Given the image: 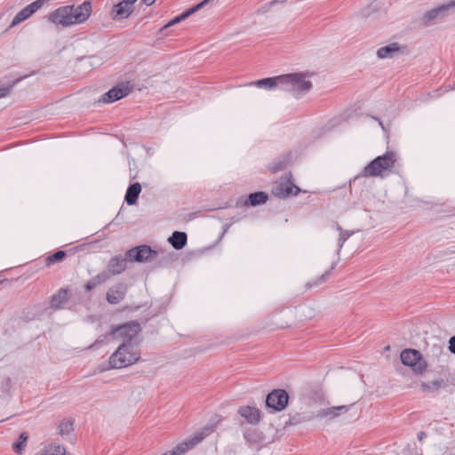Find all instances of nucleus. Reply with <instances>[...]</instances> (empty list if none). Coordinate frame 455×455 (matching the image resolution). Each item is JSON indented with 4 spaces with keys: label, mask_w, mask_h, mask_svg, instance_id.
I'll use <instances>...</instances> for the list:
<instances>
[{
    "label": "nucleus",
    "mask_w": 455,
    "mask_h": 455,
    "mask_svg": "<svg viewBox=\"0 0 455 455\" xmlns=\"http://www.w3.org/2000/svg\"><path fill=\"white\" fill-rule=\"evenodd\" d=\"M92 12V4L89 1L75 7L64 5L55 9L47 16L49 21L56 27L68 28L75 24H81L88 20Z\"/></svg>",
    "instance_id": "obj_1"
},
{
    "label": "nucleus",
    "mask_w": 455,
    "mask_h": 455,
    "mask_svg": "<svg viewBox=\"0 0 455 455\" xmlns=\"http://www.w3.org/2000/svg\"><path fill=\"white\" fill-rule=\"evenodd\" d=\"M307 73H290L282 75V91L291 93L295 98H301L312 88Z\"/></svg>",
    "instance_id": "obj_2"
},
{
    "label": "nucleus",
    "mask_w": 455,
    "mask_h": 455,
    "mask_svg": "<svg viewBox=\"0 0 455 455\" xmlns=\"http://www.w3.org/2000/svg\"><path fill=\"white\" fill-rule=\"evenodd\" d=\"M396 160V154L393 151H387L368 164L355 179L359 177L382 176L384 172L390 171L395 167Z\"/></svg>",
    "instance_id": "obj_3"
},
{
    "label": "nucleus",
    "mask_w": 455,
    "mask_h": 455,
    "mask_svg": "<svg viewBox=\"0 0 455 455\" xmlns=\"http://www.w3.org/2000/svg\"><path fill=\"white\" fill-rule=\"evenodd\" d=\"M140 358L135 344L122 343L109 357V367L121 369L136 363Z\"/></svg>",
    "instance_id": "obj_4"
},
{
    "label": "nucleus",
    "mask_w": 455,
    "mask_h": 455,
    "mask_svg": "<svg viewBox=\"0 0 455 455\" xmlns=\"http://www.w3.org/2000/svg\"><path fill=\"white\" fill-rule=\"evenodd\" d=\"M455 0H450L448 3L440 4L427 11L422 18V23L425 26H432L442 22L446 17L454 12Z\"/></svg>",
    "instance_id": "obj_5"
},
{
    "label": "nucleus",
    "mask_w": 455,
    "mask_h": 455,
    "mask_svg": "<svg viewBox=\"0 0 455 455\" xmlns=\"http://www.w3.org/2000/svg\"><path fill=\"white\" fill-rule=\"evenodd\" d=\"M401 361L405 366H409L417 374L423 373L427 367V362L422 358L419 351L412 348H406L401 352Z\"/></svg>",
    "instance_id": "obj_6"
},
{
    "label": "nucleus",
    "mask_w": 455,
    "mask_h": 455,
    "mask_svg": "<svg viewBox=\"0 0 455 455\" xmlns=\"http://www.w3.org/2000/svg\"><path fill=\"white\" fill-rule=\"evenodd\" d=\"M140 331V325L136 321L126 323L123 325L113 328L110 335L113 338H123V343L134 344L133 339Z\"/></svg>",
    "instance_id": "obj_7"
},
{
    "label": "nucleus",
    "mask_w": 455,
    "mask_h": 455,
    "mask_svg": "<svg viewBox=\"0 0 455 455\" xmlns=\"http://www.w3.org/2000/svg\"><path fill=\"white\" fill-rule=\"evenodd\" d=\"M211 428L205 427L203 431L196 433L186 441L178 443L172 450L168 451L162 455H181L193 449L196 444L203 441L211 432Z\"/></svg>",
    "instance_id": "obj_8"
},
{
    "label": "nucleus",
    "mask_w": 455,
    "mask_h": 455,
    "mask_svg": "<svg viewBox=\"0 0 455 455\" xmlns=\"http://www.w3.org/2000/svg\"><path fill=\"white\" fill-rule=\"evenodd\" d=\"M289 401L288 393L284 389H274L266 397V405L274 412L283 411Z\"/></svg>",
    "instance_id": "obj_9"
},
{
    "label": "nucleus",
    "mask_w": 455,
    "mask_h": 455,
    "mask_svg": "<svg viewBox=\"0 0 455 455\" xmlns=\"http://www.w3.org/2000/svg\"><path fill=\"white\" fill-rule=\"evenodd\" d=\"M131 262L146 263L153 261L157 257V251L148 245H140L126 251Z\"/></svg>",
    "instance_id": "obj_10"
},
{
    "label": "nucleus",
    "mask_w": 455,
    "mask_h": 455,
    "mask_svg": "<svg viewBox=\"0 0 455 455\" xmlns=\"http://www.w3.org/2000/svg\"><path fill=\"white\" fill-rule=\"evenodd\" d=\"M300 188L291 181V173H287L281 178L273 188V194L279 198H285L291 195H298Z\"/></svg>",
    "instance_id": "obj_11"
},
{
    "label": "nucleus",
    "mask_w": 455,
    "mask_h": 455,
    "mask_svg": "<svg viewBox=\"0 0 455 455\" xmlns=\"http://www.w3.org/2000/svg\"><path fill=\"white\" fill-rule=\"evenodd\" d=\"M132 92V86L129 83H121L110 89L101 96L100 101L103 103H112L126 97Z\"/></svg>",
    "instance_id": "obj_12"
},
{
    "label": "nucleus",
    "mask_w": 455,
    "mask_h": 455,
    "mask_svg": "<svg viewBox=\"0 0 455 455\" xmlns=\"http://www.w3.org/2000/svg\"><path fill=\"white\" fill-rule=\"evenodd\" d=\"M50 0H36L35 2L28 4L22 8L13 18L11 27H15L25 20L32 16L37 10H39L44 3Z\"/></svg>",
    "instance_id": "obj_13"
},
{
    "label": "nucleus",
    "mask_w": 455,
    "mask_h": 455,
    "mask_svg": "<svg viewBox=\"0 0 455 455\" xmlns=\"http://www.w3.org/2000/svg\"><path fill=\"white\" fill-rule=\"evenodd\" d=\"M128 260L129 259L126 254L124 256L116 255L110 259L106 269L102 272L106 273L109 279L111 276L119 275L124 272L126 268Z\"/></svg>",
    "instance_id": "obj_14"
},
{
    "label": "nucleus",
    "mask_w": 455,
    "mask_h": 455,
    "mask_svg": "<svg viewBox=\"0 0 455 455\" xmlns=\"http://www.w3.org/2000/svg\"><path fill=\"white\" fill-rule=\"evenodd\" d=\"M126 292L127 286L124 283H119L108 290L106 298L109 304H118L124 299Z\"/></svg>",
    "instance_id": "obj_15"
},
{
    "label": "nucleus",
    "mask_w": 455,
    "mask_h": 455,
    "mask_svg": "<svg viewBox=\"0 0 455 455\" xmlns=\"http://www.w3.org/2000/svg\"><path fill=\"white\" fill-rule=\"evenodd\" d=\"M347 411H348V407L345 406V405L337 406V407H331V408H327V409H322V410H319L318 411H316V413L314 414L313 416L309 417L307 419V420H310V419H312L314 418H316V419H325V418L333 419V418L339 416L340 413L346 412Z\"/></svg>",
    "instance_id": "obj_16"
},
{
    "label": "nucleus",
    "mask_w": 455,
    "mask_h": 455,
    "mask_svg": "<svg viewBox=\"0 0 455 455\" xmlns=\"http://www.w3.org/2000/svg\"><path fill=\"white\" fill-rule=\"evenodd\" d=\"M282 75L276 76L274 77H267L263 79H259L258 81L252 82L250 84L255 85L259 88H263L265 90H275L279 89L282 90Z\"/></svg>",
    "instance_id": "obj_17"
},
{
    "label": "nucleus",
    "mask_w": 455,
    "mask_h": 455,
    "mask_svg": "<svg viewBox=\"0 0 455 455\" xmlns=\"http://www.w3.org/2000/svg\"><path fill=\"white\" fill-rule=\"evenodd\" d=\"M238 412L249 424L256 425L260 420V411L256 407L242 406Z\"/></svg>",
    "instance_id": "obj_18"
},
{
    "label": "nucleus",
    "mask_w": 455,
    "mask_h": 455,
    "mask_svg": "<svg viewBox=\"0 0 455 455\" xmlns=\"http://www.w3.org/2000/svg\"><path fill=\"white\" fill-rule=\"evenodd\" d=\"M401 52L400 46L397 43H392L388 45L380 47L377 51V56L379 59H391L395 54H398Z\"/></svg>",
    "instance_id": "obj_19"
},
{
    "label": "nucleus",
    "mask_w": 455,
    "mask_h": 455,
    "mask_svg": "<svg viewBox=\"0 0 455 455\" xmlns=\"http://www.w3.org/2000/svg\"><path fill=\"white\" fill-rule=\"evenodd\" d=\"M188 241V236L185 232L174 231L172 235L168 238V242L175 250L183 249Z\"/></svg>",
    "instance_id": "obj_20"
},
{
    "label": "nucleus",
    "mask_w": 455,
    "mask_h": 455,
    "mask_svg": "<svg viewBox=\"0 0 455 455\" xmlns=\"http://www.w3.org/2000/svg\"><path fill=\"white\" fill-rule=\"evenodd\" d=\"M267 199L268 196L267 193L262 191L255 192L249 195L248 199L243 203V205H250L255 207L258 205L264 204L267 201Z\"/></svg>",
    "instance_id": "obj_21"
},
{
    "label": "nucleus",
    "mask_w": 455,
    "mask_h": 455,
    "mask_svg": "<svg viewBox=\"0 0 455 455\" xmlns=\"http://www.w3.org/2000/svg\"><path fill=\"white\" fill-rule=\"evenodd\" d=\"M68 291L67 289H60L59 291L52 297L51 307L53 309H60L64 304L68 301Z\"/></svg>",
    "instance_id": "obj_22"
},
{
    "label": "nucleus",
    "mask_w": 455,
    "mask_h": 455,
    "mask_svg": "<svg viewBox=\"0 0 455 455\" xmlns=\"http://www.w3.org/2000/svg\"><path fill=\"white\" fill-rule=\"evenodd\" d=\"M133 11V6L123 4L121 1L113 6L112 13L115 19L123 20L128 18Z\"/></svg>",
    "instance_id": "obj_23"
},
{
    "label": "nucleus",
    "mask_w": 455,
    "mask_h": 455,
    "mask_svg": "<svg viewBox=\"0 0 455 455\" xmlns=\"http://www.w3.org/2000/svg\"><path fill=\"white\" fill-rule=\"evenodd\" d=\"M140 191L141 186L139 182H135L128 187L124 197L128 205H132L136 203Z\"/></svg>",
    "instance_id": "obj_24"
},
{
    "label": "nucleus",
    "mask_w": 455,
    "mask_h": 455,
    "mask_svg": "<svg viewBox=\"0 0 455 455\" xmlns=\"http://www.w3.org/2000/svg\"><path fill=\"white\" fill-rule=\"evenodd\" d=\"M108 280V276L106 273H100L92 279H90L84 285V289L86 291H90L94 289L96 286L105 283Z\"/></svg>",
    "instance_id": "obj_25"
},
{
    "label": "nucleus",
    "mask_w": 455,
    "mask_h": 455,
    "mask_svg": "<svg viewBox=\"0 0 455 455\" xmlns=\"http://www.w3.org/2000/svg\"><path fill=\"white\" fill-rule=\"evenodd\" d=\"M59 428L61 436L63 438H67L73 431V421L69 419H64L60 423Z\"/></svg>",
    "instance_id": "obj_26"
},
{
    "label": "nucleus",
    "mask_w": 455,
    "mask_h": 455,
    "mask_svg": "<svg viewBox=\"0 0 455 455\" xmlns=\"http://www.w3.org/2000/svg\"><path fill=\"white\" fill-rule=\"evenodd\" d=\"M28 438L26 432L20 435L19 440L12 444V450L15 453L20 454L25 447V443Z\"/></svg>",
    "instance_id": "obj_27"
},
{
    "label": "nucleus",
    "mask_w": 455,
    "mask_h": 455,
    "mask_svg": "<svg viewBox=\"0 0 455 455\" xmlns=\"http://www.w3.org/2000/svg\"><path fill=\"white\" fill-rule=\"evenodd\" d=\"M337 229L339 231V238L338 243V252H339V251L343 247L344 243L351 236L353 232L342 230V228L339 225H337Z\"/></svg>",
    "instance_id": "obj_28"
},
{
    "label": "nucleus",
    "mask_w": 455,
    "mask_h": 455,
    "mask_svg": "<svg viewBox=\"0 0 455 455\" xmlns=\"http://www.w3.org/2000/svg\"><path fill=\"white\" fill-rule=\"evenodd\" d=\"M66 257V252L64 251H58L52 255H50L46 259V264L48 266L54 264L55 262L61 261Z\"/></svg>",
    "instance_id": "obj_29"
},
{
    "label": "nucleus",
    "mask_w": 455,
    "mask_h": 455,
    "mask_svg": "<svg viewBox=\"0 0 455 455\" xmlns=\"http://www.w3.org/2000/svg\"><path fill=\"white\" fill-rule=\"evenodd\" d=\"M440 387H441L440 380H435L432 382L421 384V387L424 391L437 390Z\"/></svg>",
    "instance_id": "obj_30"
},
{
    "label": "nucleus",
    "mask_w": 455,
    "mask_h": 455,
    "mask_svg": "<svg viewBox=\"0 0 455 455\" xmlns=\"http://www.w3.org/2000/svg\"><path fill=\"white\" fill-rule=\"evenodd\" d=\"M452 254H455V245H451L438 251L437 258L443 259Z\"/></svg>",
    "instance_id": "obj_31"
},
{
    "label": "nucleus",
    "mask_w": 455,
    "mask_h": 455,
    "mask_svg": "<svg viewBox=\"0 0 455 455\" xmlns=\"http://www.w3.org/2000/svg\"><path fill=\"white\" fill-rule=\"evenodd\" d=\"M210 0H204L201 3H199L198 4L193 6L192 8H189L185 12L187 13L188 16H190L191 14H193L196 12H197L198 10H200L203 6H204Z\"/></svg>",
    "instance_id": "obj_32"
},
{
    "label": "nucleus",
    "mask_w": 455,
    "mask_h": 455,
    "mask_svg": "<svg viewBox=\"0 0 455 455\" xmlns=\"http://www.w3.org/2000/svg\"><path fill=\"white\" fill-rule=\"evenodd\" d=\"M188 16L187 15V13L184 12L183 13H181L180 15L177 16L176 18H174L173 20H172L171 21H169L163 28H166L170 26H172L174 24H177L178 22L185 20L186 18H188Z\"/></svg>",
    "instance_id": "obj_33"
},
{
    "label": "nucleus",
    "mask_w": 455,
    "mask_h": 455,
    "mask_svg": "<svg viewBox=\"0 0 455 455\" xmlns=\"http://www.w3.org/2000/svg\"><path fill=\"white\" fill-rule=\"evenodd\" d=\"M285 164H286L285 161L279 160L277 162H275L273 164V165L270 167V169L273 172H277L279 171L283 170L285 167Z\"/></svg>",
    "instance_id": "obj_34"
},
{
    "label": "nucleus",
    "mask_w": 455,
    "mask_h": 455,
    "mask_svg": "<svg viewBox=\"0 0 455 455\" xmlns=\"http://www.w3.org/2000/svg\"><path fill=\"white\" fill-rule=\"evenodd\" d=\"M12 88V85L1 86L0 87V99L6 97L9 95Z\"/></svg>",
    "instance_id": "obj_35"
},
{
    "label": "nucleus",
    "mask_w": 455,
    "mask_h": 455,
    "mask_svg": "<svg viewBox=\"0 0 455 455\" xmlns=\"http://www.w3.org/2000/svg\"><path fill=\"white\" fill-rule=\"evenodd\" d=\"M449 351L455 355V335L449 339Z\"/></svg>",
    "instance_id": "obj_36"
},
{
    "label": "nucleus",
    "mask_w": 455,
    "mask_h": 455,
    "mask_svg": "<svg viewBox=\"0 0 455 455\" xmlns=\"http://www.w3.org/2000/svg\"><path fill=\"white\" fill-rule=\"evenodd\" d=\"M334 267H335V264H332V266L331 267V268H330L328 271H326L323 275H322V276L320 277V280H321V281H323V280L326 278V276L330 274V272H331Z\"/></svg>",
    "instance_id": "obj_37"
},
{
    "label": "nucleus",
    "mask_w": 455,
    "mask_h": 455,
    "mask_svg": "<svg viewBox=\"0 0 455 455\" xmlns=\"http://www.w3.org/2000/svg\"><path fill=\"white\" fill-rule=\"evenodd\" d=\"M137 0H122L123 2V4H127L129 6H133V4L136 2Z\"/></svg>",
    "instance_id": "obj_38"
},
{
    "label": "nucleus",
    "mask_w": 455,
    "mask_h": 455,
    "mask_svg": "<svg viewBox=\"0 0 455 455\" xmlns=\"http://www.w3.org/2000/svg\"><path fill=\"white\" fill-rule=\"evenodd\" d=\"M244 438L248 441V442H252V439H251V435L250 433H244Z\"/></svg>",
    "instance_id": "obj_39"
},
{
    "label": "nucleus",
    "mask_w": 455,
    "mask_h": 455,
    "mask_svg": "<svg viewBox=\"0 0 455 455\" xmlns=\"http://www.w3.org/2000/svg\"><path fill=\"white\" fill-rule=\"evenodd\" d=\"M142 1L146 5H151L155 3L156 0H142Z\"/></svg>",
    "instance_id": "obj_40"
},
{
    "label": "nucleus",
    "mask_w": 455,
    "mask_h": 455,
    "mask_svg": "<svg viewBox=\"0 0 455 455\" xmlns=\"http://www.w3.org/2000/svg\"><path fill=\"white\" fill-rule=\"evenodd\" d=\"M373 118L379 122V126L382 128L383 131H385V126H384L383 123L376 117H373Z\"/></svg>",
    "instance_id": "obj_41"
},
{
    "label": "nucleus",
    "mask_w": 455,
    "mask_h": 455,
    "mask_svg": "<svg viewBox=\"0 0 455 455\" xmlns=\"http://www.w3.org/2000/svg\"><path fill=\"white\" fill-rule=\"evenodd\" d=\"M423 435H424L423 433H419V439H420V438H423Z\"/></svg>",
    "instance_id": "obj_42"
}]
</instances>
